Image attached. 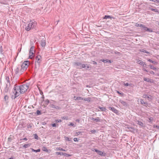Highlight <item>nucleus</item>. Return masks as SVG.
Segmentation results:
<instances>
[{"label":"nucleus","instance_id":"1","mask_svg":"<svg viewBox=\"0 0 159 159\" xmlns=\"http://www.w3.org/2000/svg\"><path fill=\"white\" fill-rule=\"evenodd\" d=\"M20 94L19 92H18L17 90H12L10 93V95L11 98L15 99L16 98L19 96Z\"/></svg>","mask_w":159,"mask_h":159},{"label":"nucleus","instance_id":"2","mask_svg":"<svg viewBox=\"0 0 159 159\" xmlns=\"http://www.w3.org/2000/svg\"><path fill=\"white\" fill-rule=\"evenodd\" d=\"M74 66L80 69H81L82 68H85L86 67V66L84 64H82L81 62H74Z\"/></svg>","mask_w":159,"mask_h":159},{"label":"nucleus","instance_id":"3","mask_svg":"<svg viewBox=\"0 0 159 159\" xmlns=\"http://www.w3.org/2000/svg\"><path fill=\"white\" fill-rule=\"evenodd\" d=\"M30 64L29 61H25L21 65V67L23 70H26Z\"/></svg>","mask_w":159,"mask_h":159},{"label":"nucleus","instance_id":"4","mask_svg":"<svg viewBox=\"0 0 159 159\" xmlns=\"http://www.w3.org/2000/svg\"><path fill=\"white\" fill-rule=\"evenodd\" d=\"M41 61V57L40 55H38L35 57V66H39L40 63Z\"/></svg>","mask_w":159,"mask_h":159},{"label":"nucleus","instance_id":"5","mask_svg":"<svg viewBox=\"0 0 159 159\" xmlns=\"http://www.w3.org/2000/svg\"><path fill=\"white\" fill-rule=\"evenodd\" d=\"M36 23L34 22L33 23L32 22H30L28 25V26L25 27V29L27 31L30 30L31 28H34V27Z\"/></svg>","mask_w":159,"mask_h":159},{"label":"nucleus","instance_id":"6","mask_svg":"<svg viewBox=\"0 0 159 159\" xmlns=\"http://www.w3.org/2000/svg\"><path fill=\"white\" fill-rule=\"evenodd\" d=\"M93 151H95L98 154L101 156H105V154H104V153L103 152L98 150L96 149L95 148H92L91 150Z\"/></svg>","mask_w":159,"mask_h":159},{"label":"nucleus","instance_id":"7","mask_svg":"<svg viewBox=\"0 0 159 159\" xmlns=\"http://www.w3.org/2000/svg\"><path fill=\"white\" fill-rule=\"evenodd\" d=\"M15 87L13 88V89H17L19 88V89H24V84L21 85L20 86H18L16 85H15Z\"/></svg>","mask_w":159,"mask_h":159},{"label":"nucleus","instance_id":"8","mask_svg":"<svg viewBox=\"0 0 159 159\" xmlns=\"http://www.w3.org/2000/svg\"><path fill=\"white\" fill-rule=\"evenodd\" d=\"M91 120H92L95 121L96 122H102V120L101 119L98 117H97L96 118L92 117L91 118Z\"/></svg>","mask_w":159,"mask_h":159},{"label":"nucleus","instance_id":"9","mask_svg":"<svg viewBox=\"0 0 159 159\" xmlns=\"http://www.w3.org/2000/svg\"><path fill=\"white\" fill-rule=\"evenodd\" d=\"M109 108L110 110H111L116 114L118 113V111L113 107H109Z\"/></svg>","mask_w":159,"mask_h":159},{"label":"nucleus","instance_id":"10","mask_svg":"<svg viewBox=\"0 0 159 159\" xmlns=\"http://www.w3.org/2000/svg\"><path fill=\"white\" fill-rule=\"evenodd\" d=\"M119 102L123 106L125 107L127 106V103L125 102L122 100H120Z\"/></svg>","mask_w":159,"mask_h":159},{"label":"nucleus","instance_id":"11","mask_svg":"<svg viewBox=\"0 0 159 159\" xmlns=\"http://www.w3.org/2000/svg\"><path fill=\"white\" fill-rule=\"evenodd\" d=\"M5 80L7 82L6 87H7L8 84L9 85L10 84L9 78V77H6Z\"/></svg>","mask_w":159,"mask_h":159},{"label":"nucleus","instance_id":"12","mask_svg":"<svg viewBox=\"0 0 159 159\" xmlns=\"http://www.w3.org/2000/svg\"><path fill=\"white\" fill-rule=\"evenodd\" d=\"M123 85L125 86H129V87H132L133 86V84L131 83H124Z\"/></svg>","mask_w":159,"mask_h":159},{"label":"nucleus","instance_id":"13","mask_svg":"<svg viewBox=\"0 0 159 159\" xmlns=\"http://www.w3.org/2000/svg\"><path fill=\"white\" fill-rule=\"evenodd\" d=\"M41 45L43 47H45V40L43 39L41 41Z\"/></svg>","mask_w":159,"mask_h":159},{"label":"nucleus","instance_id":"14","mask_svg":"<svg viewBox=\"0 0 159 159\" xmlns=\"http://www.w3.org/2000/svg\"><path fill=\"white\" fill-rule=\"evenodd\" d=\"M34 52H29V57L30 59H32L33 57Z\"/></svg>","mask_w":159,"mask_h":159},{"label":"nucleus","instance_id":"15","mask_svg":"<svg viewBox=\"0 0 159 159\" xmlns=\"http://www.w3.org/2000/svg\"><path fill=\"white\" fill-rule=\"evenodd\" d=\"M140 102L143 105L145 106H147V102H144L143 100L141 99L140 100Z\"/></svg>","mask_w":159,"mask_h":159},{"label":"nucleus","instance_id":"16","mask_svg":"<svg viewBox=\"0 0 159 159\" xmlns=\"http://www.w3.org/2000/svg\"><path fill=\"white\" fill-rule=\"evenodd\" d=\"M98 108L100 109L102 111H106V109L104 107H99Z\"/></svg>","mask_w":159,"mask_h":159},{"label":"nucleus","instance_id":"17","mask_svg":"<svg viewBox=\"0 0 159 159\" xmlns=\"http://www.w3.org/2000/svg\"><path fill=\"white\" fill-rule=\"evenodd\" d=\"M143 79H144V80H145V81H146L147 82H150V83H151V82H152L153 81L151 80H150L149 79L146 78H144Z\"/></svg>","mask_w":159,"mask_h":159},{"label":"nucleus","instance_id":"18","mask_svg":"<svg viewBox=\"0 0 159 159\" xmlns=\"http://www.w3.org/2000/svg\"><path fill=\"white\" fill-rule=\"evenodd\" d=\"M137 124L143 127V124L142 122L139 121L138 120L137 121Z\"/></svg>","mask_w":159,"mask_h":159},{"label":"nucleus","instance_id":"19","mask_svg":"<svg viewBox=\"0 0 159 159\" xmlns=\"http://www.w3.org/2000/svg\"><path fill=\"white\" fill-rule=\"evenodd\" d=\"M137 63L142 66H144V62L140 60H139L137 61Z\"/></svg>","mask_w":159,"mask_h":159},{"label":"nucleus","instance_id":"20","mask_svg":"<svg viewBox=\"0 0 159 159\" xmlns=\"http://www.w3.org/2000/svg\"><path fill=\"white\" fill-rule=\"evenodd\" d=\"M74 98H75V100H83V98H82L81 97H76V96H74Z\"/></svg>","mask_w":159,"mask_h":159},{"label":"nucleus","instance_id":"21","mask_svg":"<svg viewBox=\"0 0 159 159\" xmlns=\"http://www.w3.org/2000/svg\"><path fill=\"white\" fill-rule=\"evenodd\" d=\"M42 150L44 151L48 152V150L47 149V148L45 147H43L42 148Z\"/></svg>","mask_w":159,"mask_h":159},{"label":"nucleus","instance_id":"22","mask_svg":"<svg viewBox=\"0 0 159 159\" xmlns=\"http://www.w3.org/2000/svg\"><path fill=\"white\" fill-rule=\"evenodd\" d=\"M50 107H51L53 108H55L56 109H59V107L58 106H56L54 105L53 104H51L50 106Z\"/></svg>","mask_w":159,"mask_h":159},{"label":"nucleus","instance_id":"23","mask_svg":"<svg viewBox=\"0 0 159 159\" xmlns=\"http://www.w3.org/2000/svg\"><path fill=\"white\" fill-rule=\"evenodd\" d=\"M24 87L25 89H29V85L24 84Z\"/></svg>","mask_w":159,"mask_h":159},{"label":"nucleus","instance_id":"24","mask_svg":"<svg viewBox=\"0 0 159 159\" xmlns=\"http://www.w3.org/2000/svg\"><path fill=\"white\" fill-rule=\"evenodd\" d=\"M20 67V66L17 67L15 70V72L16 74H17L19 72V68Z\"/></svg>","mask_w":159,"mask_h":159},{"label":"nucleus","instance_id":"25","mask_svg":"<svg viewBox=\"0 0 159 159\" xmlns=\"http://www.w3.org/2000/svg\"><path fill=\"white\" fill-rule=\"evenodd\" d=\"M151 10L152 11H153L159 13V10L157 9H154L152 8V9H151Z\"/></svg>","mask_w":159,"mask_h":159},{"label":"nucleus","instance_id":"26","mask_svg":"<svg viewBox=\"0 0 159 159\" xmlns=\"http://www.w3.org/2000/svg\"><path fill=\"white\" fill-rule=\"evenodd\" d=\"M62 155H64V156H66V157H70L71 156L69 154L65 153H62Z\"/></svg>","mask_w":159,"mask_h":159},{"label":"nucleus","instance_id":"27","mask_svg":"<svg viewBox=\"0 0 159 159\" xmlns=\"http://www.w3.org/2000/svg\"><path fill=\"white\" fill-rule=\"evenodd\" d=\"M31 150L32 151L35 152H39L40 151V149H38L37 150H35L33 148H31Z\"/></svg>","mask_w":159,"mask_h":159},{"label":"nucleus","instance_id":"28","mask_svg":"<svg viewBox=\"0 0 159 159\" xmlns=\"http://www.w3.org/2000/svg\"><path fill=\"white\" fill-rule=\"evenodd\" d=\"M33 125L32 123L30 124L29 125L27 126V128L28 129H31V128L32 127Z\"/></svg>","mask_w":159,"mask_h":159},{"label":"nucleus","instance_id":"29","mask_svg":"<svg viewBox=\"0 0 159 159\" xmlns=\"http://www.w3.org/2000/svg\"><path fill=\"white\" fill-rule=\"evenodd\" d=\"M30 144H26L24 145L23 146V147H24L25 148H28V147H30Z\"/></svg>","mask_w":159,"mask_h":159},{"label":"nucleus","instance_id":"30","mask_svg":"<svg viewBox=\"0 0 159 159\" xmlns=\"http://www.w3.org/2000/svg\"><path fill=\"white\" fill-rule=\"evenodd\" d=\"M103 18V19H107L108 18L111 19V18L110 16L105 15Z\"/></svg>","mask_w":159,"mask_h":159},{"label":"nucleus","instance_id":"31","mask_svg":"<svg viewBox=\"0 0 159 159\" xmlns=\"http://www.w3.org/2000/svg\"><path fill=\"white\" fill-rule=\"evenodd\" d=\"M149 66L150 67L151 69H152L153 70H156V68L152 65H149Z\"/></svg>","mask_w":159,"mask_h":159},{"label":"nucleus","instance_id":"32","mask_svg":"<svg viewBox=\"0 0 159 159\" xmlns=\"http://www.w3.org/2000/svg\"><path fill=\"white\" fill-rule=\"evenodd\" d=\"M9 97L7 95H5L4 96V99L5 101H7L8 100Z\"/></svg>","mask_w":159,"mask_h":159},{"label":"nucleus","instance_id":"33","mask_svg":"<svg viewBox=\"0 0 159 159\" xmlns=\"http://www.w3.org/2000/svg\"><path fill=\"white\" fill-rule=\"evenodd\" d=\"M41 114V113L40 111H39V110L37 111H36L37 115H40Z\"/></svg>","mask_w":159,"mask_h":159},{"label":"nucleus","instance_id":"34","mask_svg":"<svg viewBox=\"0 0 159 159\" xmlns=\"http://www.w3.org/2000/svg\"><path fill=\"white\" fill-rule=\"evenodd\" d=\"M148 61H149L150 62H151L153 63V64H155L156 62L155 61H153L151 59H148Z\"/></svg>","mask_w":159,"mask_h":159},{"label":"nucleus","instance_id":"35","mask_svg":"<svg viewBox=\"0 0 159 159\" xmlns=\"http://www.w3.org/2000/svg\"><path fill=\"white\" fill-rule=\"evenodd\" d=\"M104 63H107L108 59L104 60V59L101 60Z\"/></svg>","mask_w":159,"mask_h":159},{"label":"nucleus","instance_id":"36","mask_svg":"<svg viewBox=\"0 0 159 159\" xmlns=\"http://www.w3.org/2000/svg\"><path fill=\"white\" fill-rule=\"evenodd\" d=\"M143 30L144 31H147V29H148V28L144 25L143 27Z\"/></svg>","mask_w":159,"mask_h":159},{"label":"nucleus","instance_id":"37","mask_svg":"<svg viewBox=\"0 0 159 159\" xmlns=\"http://www.w3.org/2000/svg\"><path fill=\"white\" fill-rule=\"evenodd\" d=\"M27 90H24V91H23V90H20L19 92H20V93H24L25 92L27 91Z\"/></svg>","mask_w":159,"mask_h":159},{"label":"nucleus","instance_id":"38","mask_svg":"<svg viewBox=\"0 0 159 159\" xmlns=\"http://www.w3.org/2000/svg\"><path fill=\"white\" fill-rule=\"evenodd\" d=\"M34 46H32L30 48V52H33L34 51Z\"/></svg>","mask_w":159,"mask_h":159},{"label":"nucleus","instance_id":"39","mask_svg":"<svg viewBox=\"0 0 159 159\" xmlns=\"http://www.w3.org/2000/svg\"><path fill=\"white\" fill-rule=\"evenodd\" d=\"M65 139L66 140H67L68 141H71V139H69L68 137H65Z\"/></svg>","mask_w":159,"mask_h":159},{"label":"nucleus","instance_id":"40","mask_svg":"<svg viewBox=\"0 0 159 159\" xmlns=\"http://www.w3.org/2000/svg\"><path fill=\"white\" fill-rule=\"evenodd\" d=\"M34 138L36 139H38V137L37 134H34Z\"/></svg>","mask_w":159,"mask_h":159},{"label":"nucleus","instance_id":"41","mask_svg":"<svg viewBox=\"0 0 159 159\" xmlns=\"http://www.w3.org/2000/svg\"><path fill=\"white\" fill-rule=\"evenodd\" d=\"M147 31L150 32H153V30H152L148 28L147 29Z\"/></svg>","mask_w":159,"mask_h":159},{"label":"nucleus","instance_id":"42","mask_svg":"<svg viewBox=\"0 0 159 159\" xmlns=\"http://www.w3.org/2000/svg\"><path fill=\"white\" fill-rule=\"evenodd\" d=\"M85 65L86 66V67L85 68L86 69H87V70H89V68H91V67H89V66L87 64H86V65Z\"/></svg>","mask_w":159,"mask_h":159},{"label":"nucleus","instance_id":"43","mask_svg":"<svg viewBox=\"0 0 159 159\" xmlns=\"http://www.w3.org/2000/svg\"><path fill=\"white\" fill-rule=\"evenodd\" d=\"M83 100L85 101H90V98H85L84 99L83 98Z\"/></svg>","mask_w":159,"mask_h":159},{"label":"nucleus","instance_id":"44","mask_svg":"<svg viewBox=\"0 0 159 159\" xmlns=\"http://www.w3.org/2000/svg\"><path fill=\"white\" fill-rule=\"evenodd\" d=\"M151 9H152V8H151L150 7H149V6L146 7V8L144 7V9H145L150 10H151Z\"/></svg>","mask_w":159,"mask_h":159},{"label":"nucleus","instance_id":"45","mask_svg":"<svg viewBox=\"0 0 159 159\" xmlns=\"http://www.w3.org/2000/svg\"><path fill=\"white\" fill-rule=\"evenodd\" d=\"M141 51H142V52H143L147 53H149V52H148V51L145 50H144V49H142V50Z\"/></svg>","mask_w":159,"mask_h":159},{"label":"nucleus","instance_id":"46","mask_svg":"<svg viewBox=\"0 0 159 159\" xmlns=\"http://www.w3.org/2000/svg\"><path fill=\"white\" fill-rule=\"evenodd\" d=\"M58 150H59V151H66V150H65L64 149L62 148H58Z\"/></svg>","mask_w":159,"mask_h":159},{"label":"nucleus","instance_id":"47","mask_svg":"<svg viewBox=\"0 0 159 159\" xmlns=\"http://www.w3.org/2000/svg\"><path fill=\"white\" fill-rule=\"evenodd\" d=\"M61 118H62V119L63 120H67V119H68L67 117L65 116L61 117Z\"/></svg>","mask_w":159,"mask_h":159},{"label":"nucleus","instance_id":"48","mask_svg":"<svg viewBox=\"0 0 159 159\" xmlns=\"http://www.w3.org/2000/svg\"><path fill=\"white\" fill-rule=\"evenodd\" d=\"M152 96H151L150 95H148V97H147V98L149 100L151 99H152Z\"/></svg>","mask_w":159,"mask_h":159},{"label":"nucleus","instance_id":"49","mask_svg":"<svg viewBox=\"0 0 159 159\" xmlns=\"http://www.w3.org/2000/svg\"><path fill=\"white\" fill-rule=\"evenodd\" d=\"M153 127L156 128L157 129H159V126H158V125H153Z\"/></svg>","mask_w":159,"mask_h":159},{"label":"nucleus","instance_id":"50","mask_svg":"<svg viewBox=\"0 0 159 159\" xmlns=\"http://www.w3.org/2000/svg\"><path fill=\"white\" fill-rule=\"evenodd\" d=\"M148 95V94H144L143 95V97L144 98H147Z\"/></svg>","mask_w":159,"mask_h":159},{"label":"nucleus","instance_id":"51","mask_svg":"<svg viewBox=\"0 0 159 159\" xmlns=\"http://www.w3.org/2000/svg\"><path fill=\"white\" fill-rule=\"evenodd\" d=\"M56 121L57 123H60L61 122V120L58 119L56 120Z\"/></svg>","mask_w":159,"mask_h":159},{"label":"nucleus","instance_id":"52","mask_svg":"<svg viewBox=\"0 0 159 159\" xmlns=\"http://www.w3.org/2000/svg\"><path fill=\"white\" fill-rule=\"evenodd\" d=\"M149 122H151L153 120V118L152 117H150V118L149 119Z\"/></svg>","mask_w":159,"mask_h":159},{"label":"nucleus","instance_id":"53","mask_svg":"<svg viewBox=\"0 0 159 159\" xmlns=\"http://www.w3.org/2000/svg\"><path fill=\"white\" fill-rule=\"evenodd\" d=\"M56 153L57 155H61V154H62V153H63L60 152H57Z\"/></svg>","mask_w":159,"mask_h":159},{"label":"nucleus","instance_id":"54","mask_svg":"<svg viewBox=\"0 0 159 159\" xmlns=\"http://www.w3.org/2000/svg\"><path fill=\"white\" fill-rule=\"evenodd\" d=\"M155 2L157 4H159V0H155Z\"/></svg>","mask_w":159,"mask_h":159},{"label":"nucleus","instance_id":"55","mask_svg":"<svg viewBox=\"0 0 159 159\" xmlns=\"http://www.w3.org/2000/svg\"><path fill=\"white\" fill-rule=\"evenodd\" d=\"M0 51L1 53L3 52L2 48V46L0 47Z\"/></svg>","mask_w":159,"mask_h":159},{"label":"nucleus","instance_id":"56","mask_svg":"<svg viewBox=\"0 0 159 159\" xmlns=\"http://www.w3.org/2000/svg\"><path fill=\"white\" fill-rule=\"evenodd\" d=\"M117 93H119V94L121 96H122L123 95V93H120V92H119V91H117Z\"/></svg>","mask_w":159,"mask_h":159},{"label":"nucleus","instance_id":"57","mask_svg":"<svg viewBox=\"0 0 159 159\" xmlns=\"http://www.w3.org/2000/svg\"><path fill=\"white\" fill-rule=\"evenodd\" d=\"M11 137H9L8 139V141L11 142Z\"/></svg>","mask_w":159,"mask_h":159},{"label":"nucleus","instance_id":"58","mask_svg":"<svg viewBox=\"0 0 159 159\" xmlns=\"http://www.w3.org/2000/svg\"><path fill=\"white\" fill-rule=\"evenodd\" d=\"M74 141H75V142H77L78 141V139H77V138H75L74 139Z\"/></svg>","mask_w":159,"mask_h":159},{"label":"nucleus","instance_id":"59","mask_svg":"<svg viewBox=\"0 0 159 159\" xmlns=\"http://www.w3.org/2000/svg\"><path fill=\"white\" fill-rule=\"evenodd\" d=\"M52 127H56V123H53L52 124Z\"/></svg>","mask_w":159,"mask_h":159},{"label":"nucleus","instance_id":"60","mask_svg":"<svg viewBox=\"0 0 159 159\" xmlns=\"http://www.w3.org/2000/svg\"><path fill=\"white\" fill-rule=\"evenodd\" d=\"M45 102H46V103H47V104H48L49 103V101L48 99H47L46 100Z\"/></svg>","mask_w":159,"mask_h":159},{"label":"nucleus","instance_id":"61","mask_svg":"<svg viewBox=\"0 0 159 159\" xmlns=\"http://www.w3.org/2000/svg\"><path fill=\"white\" fill-rule=\"evenodd\" d=\"M74 125L73 123H71L69 125V126H74Z\"/></svg>","mask_w":159,"mask_h":159},{"label":"nucleus","instance_id":"62","mask_svg":"<svg viewBox=\"0 0 159 159\" xmlns=\"http://www.w3.org/2000/svg\"><path fill=\"white\" fill-rule=\"evenodd\" d=\"M150 73L152 74H155V73L152 71H151L150 72Z\"/></svg>","mask_w":159,"mask_h":159},{"label":"nucleus","instance_id":"63","mask_svg":"<svg viewBox=\"0 0 159 159\" xmlns=\"http://www.w3.org/2000/svg\"><path fill=\"white\" fill-rule=\"evenodd\" d=\"M144 25H142V24H139V27H140L142 28H143V26H144Z\"/></svg>","mask_w":159,"mask_h":159},{"label":"nucleus","instance_id":"64","mask_svg":"<svg viewBox=\"0 0 159 159\" xmlns=\"http://www.w3.org/2000/svg\"><path fill=\"white\" fill-rule=\"evenodd\" d=\"M92 62H93V63H93V64L96 65V64H97V62H95V61H92Z\"/></svg>","mask_w":159,"mask_h":159}]
</instances>
